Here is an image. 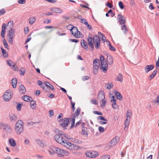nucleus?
<instances>
[{
    "label": "nucleus",
    "instance_id": "ea45409f",
    "mask_svg": "<svg viewBox=\"0 0 159 159\" xmlns=\"http://www.w3.org/2000/svg\"><path fill=\"white\" fill-rule=\"evenodd\" d=\"M45 91L47 92H50V90L48 87L45 84L44 86H42V88Z\"/></svg>",
    "mask_w": 159,
    "mask_h": 159
},
{
    "label": "nucleus",
    "instance_id": "13d9d810",
    "mask_svg": "<svg viewBox=\"0 0 159 159\" xmlns=\"http://www.w3.org/2000/svg\"><path fill=\"white\" fill-rule=\"evenodd\" d=\"M110 157L109 155H105L102 157L101 159H109Z\"/></svg>",
    "mask_w": 159,
    "mask_h": 159
},
{
    "label": "nucleus",
    "instance_id": "9d476101",
    "mask_svg": "<svg viewBox=\"0 0 159 159\" xmlns=\"http://www.w3.org/2000/svg\"><path fill=\"white\" fill-rule=\"evenodd\" d=\"M117 19L118 20V22L121 25H123L125 23V17L120 14H118Z\"/></svg>",
    "mask_w": 159,
    "mask_h": 159
},
{
    "label": "nucleus",
    "instance_id": "20e7f679",
    "mask_svg": "<svg viewBox=\"0 0 159 159\" xmlns=\"http://www.w3.org/2000/svg\"><path fill=\"white\" fill-rule=\"evenodd\" d=\"M100 60L101 62L100 69L104 72L106 73L108 69V65L106 62L104 61V58L103 55H100Z\"/></svg>",
    "mask_w": 159,
    "mask_h": 159
},
{
    "label": "nucleus",
    "instance_id": "a211bd4d",
    "mask_svg": "<svg viewBox=\"0 0 159 159\" xmlns=\"http://www.w3.org/2000/svg\"><path fill=\"white\" fill-rule=\"evenodd\" d=\"M51 10L55 13H61L62 12L60 8L57 7L52 8Z\"/></svg>",
    "mask_w": 159,
    "mask_h": 159
},
{
    "label": "nucleus",
    "instance_id": "680f3d73",
    "mask_svg": "<svg viewBox=\"0 0 159 159\" xmlns=\"http://www.w3.org/2000/svg\"><path fill=\"white\" fill-rule=\"evenodd\" d=\"M89 79V77L88 76H83L82 77V79L83 80L85 81L88 80Z\"/></svg>",
    "mask_w": 159,
    "mask_h": 159
},
{
    "label": "nucleus",
    "instance_id": "4be33fe9",
    "mask_svg": "<svg viewBox=\"0 0 159 159\" xmlns=\"http://www.w3.org/2000/svg\"><path fill=\"white\" fill-rule=\"evenodd\" d=\"M107 60L110 65H111L113 63V59L111 56L108 55L107 57Z\"/></svg>",
    "mask_w": 159,
    "mask_h": 159
},
{
    "label": "nucleus",
    "instance_id": "4c0bfd02",
    "mask_svg": "<svg viewBox=\"0 0 159 159\" xmlns=\"http://www.w3.org/2000/svg\"><path fill=\"white\" fill-rule=\"evenodd\" d=\"M80 112V107H78L76 111V112L74 114V117H77L78 116Z\"/></svg>",
    "mask_w": 159,
    "mask_h": 159
},
{
    "label": "nucleus",
    "instance_id": "69168bd1",
    "mask_svg": "<svg viewBox=\"0 0 159 159\" xmlns=\"http://www.w3.org/2000/svg\"><path fill=\"white\" fill-rule=\"evenodd\" d=\"M5 30H2L1 35L2 37L4 38L5 37Z\"/></svg>",
    "mask_w": 159,
    "mask_h": 159
},
{
    "label": "nucleus",
    "instance_id": "c85d7f7f",
    "mask_svg": "<svg viewBox=\"0 0 159 159\" xmlns=\"http://www.w3.org/2000/svg\"><path fill=\"white\" fill-rule=\"evenodd\" d=\"M22 98L24 101L26 102L30 101L32 99V98L27 95H24L22 97Z\"/></svg>",
    "mask_w": 159,
    "mask_h": 159
},
{
    "label": "nucleus",
    "instance_id": "bf43d9fd",
    "mask_svg": "<svg viewBox=\"0 0 159 159\" xmlns=\"http://www.w3.org/2000/svg\"><path fill=\"white\" fill-rule=\"evenodd\" d=\"M9 38L8 39V41L9 43L11 44H12L13 43V37H8Z\"/></svg>",
    "mask_w": 159,
    "mask_h": 159
},
{
    "label": "nucleus",
    "instance_id": "58836bf2",
    "mask_svg": "<svg viewBox=\"0 0 159 159\" xmlns=\"http://www.w3.org/2000/svg\"><path fill=\"white\" fill-rule=\"evenodd\" d=\"M36 20L34 17H30L29 19V22L30 25H32Z\"/></svg>",
    "mask_w": 159,
    "mask_h": 159
},
{
    "label": "nucleus",
    "instance_id": "09e8293b",
    "mask_svg": "<svg viewBox=\"0 0 159 159\" xmlns=\"http://www.w3.org/2000/svg\"><path fill=\"white\" fill-rule=\"evenodd\" d=\"M73 142L75 143L81 144L82 143V141L80 140H78L76 139H73Z\"/></svg>",
    "mask_w": 159,
    "mask_h": 159
},
{
    "label": "nucleus",
    "instance_id": "052dcab7",
    "mask_svg": "<svg viewBox=\"0 0 159 159\" xmlns=\"http://www.w3.org/2000/svg\"><path fill=\"white\" fill-rule=\"evenodd\" d=\"M98 34L100 36L102 37V40H104V39L106 38L104 36L103 34L101 33L100 32H98Z\"/></svg>",
    "mask_w": 159,
    "mask_h": 159
},
{
    "label": "nucleus",
    "instance_id": "7c9ffc66",
    "mask_svg": "<svg viewBox=\"0 0 159 159\" xmlns=\"http://www.w3.org/2000/svg\"><path fill=\"white\" fill-rule=\"evenodd\" d=\"M9 143L11 146L15 147L16 145V142L13 139H11L9 140Z\"/></svg>",
    "mask_w": 159,
    "mask_h": 159
},
{
    "label": "nucleus",
    "instance_id": "dca6fc26",
    "mask_svg": "<svg viewBox=\"0 0 159 159\" xmlns=\"http://www.w3.org/2000/svg\"><path fill=\"white\" fill-rule=\"evenodd\" d=\"M154 68V66L153 65H148L145 66L144 70L146 72L148 73L149 71L152 70Z\"/></svg>",
    "mask_w": 159,
    "mask_h": 159
},
{
    "label": "nucleus",
    "instance_id": "f257e3e1",
    "mask_svg": "<svg viewBox=\"0 0 159 159\" xmlns=\"http://www.w3.org/2000/svg\"><path fill=\"white\" fill-rule=\"evenodd\" d=\"M88 42L89 47L91 51L94 49L93 44L96 49L99 48L101 40L98 36H94L93 39L91 37H89L88 38Z\"/></svg>",
    "mask_w": 159,
    "mask_h": 159
},
{
    "label": "nucleus",
    "instance_id": "1a4fd4ad",
    "mask_svg": "<svg viewBox=\"0 0 159 159\" xmlns=\"http://www.w3.org/2000/svg\"><path fill=\"white\" fill-rule=\"evenodd\" d=\"M70 118H65L61 119L60 120V125L64 128L66 127L69 123Z\"/></svg>",
    "mask_w": 159,
    "mask_h": 159
},
{
    "label": "nucleus",
    "instance_id": "37998d69",
    "mask_svg": "<svg viewBox=\"0 0 159 159\" xmlns=\"http://www.w3.org/2000/svg\"><path fill=\"white\" fill-rule=\"evenodd\" d=\"M3 43L5 48L8 50H9V48L8 47V45L5 39H4L3 40Z\"/></svg>",
    "mask_w": 159,
    "mask_h": 159
},
{
    "label": "nucleus",
    "instance_id": "423d86ee",
    "mask_svg": "<svg viewBox=\"0 0 159 159\" xmlns=\"http://www.w3.org/2000/svg\"><path fill=\"white\" fill-rule=\"evenodd\" d=\"M12 95V91L11 90H8L4 92L3 98L5 101L8 102L11 99Z\"/></svg>",
    "mask_w": 159,
    "mask_h": 159
},
{
    "label": "nucleus",
    "instance_id": "aec40b11",
    "mask_svg": "<svg viewBox=\"0 0 159 159\" xmlns=\"http://www.w3.org/2000/svg\"><path fill=\"white\" fill-rule=\"evenodd\" d=\"M9 118L11 121H15L17 119V116L14 114H10L9 115Z\"/></svg>",
    "mask_w": 159,
    "mask_h": 159
},
{
    "label": "nucleus",
    "instance_id": "0e129e2a",
    "mask_svg": "<svg viewBox=\"0 0 159 159\" xmlns=\"http://www.w3.org/2000/svg\"><path fill=\"white\" fill-rule=\"evenodd\" d=\"M91 102L92 104L95 105H97L98 102L96 99H93L91 100Z\"/></svg>",
    "mask_w": 159,
    "mask_h": 159
},
{
    "label": "nucleus",
    "instance_id": "ddd939ff",
    "mask_svg": "<svg viewBox=\"0 0 159 159\" xmlns=\"http://www.w3.org/2000/svg\"><path fill=\"white\" fill-rule=\"evenodd\" d=\"M105 98L104 92L102 90L99 91L98 96V99L99 101H102Z\"/></svg>",
    "mask_w": 159,
    "mask_h": 159
},
{
    "label": "nucleus",
    "instance_id": "5fc2aeb1",
    "mask_svg": "<svg viewBox=\"0 0 159 159\" xmlns=\"http://www.w3.org/2000/svg\"><path fill=\"white\" fill-rule=\"evenodd\" d=\"M109 49L110 50L112 51H115L116 49L113 46H112L111 44L109 43Z\"/></svg>",
    "mask_w": 159,
    "mask_h": 159
},
{
    "label": "nucleus",
    "instance_id": "f3484780",
    "mask_svg": "<svg viewBox=\"0 0 159 159\" xmlns=\"http://www.w3.org/2000/svg\"><path fill=\"white\" fill-rule=\"evenodd\" d=\"M119 140V137L118 136H116L111 141V146L115 145L118 142Z\"/></svg>",
    "mask_w": 159,
    "mask_h": 159
},
{
    "label": "nucleus",
    "instance_id": "9b49d317",
    "mask_svg": "<svg viewBox=\"0 0 159 159\" xmlns=\"http://www.w3.org/2000/svg\"><path fill=\"white\" fill-rule=\"evenodd\" d=\"M111 100H110L111 102H112V106L113 109H118V106L116 103V99L115 98L114 96H112L111 98Z\"/></svg>",
    "mask_w": 159,
    "mask_h": 159
},
{
    "label": "nucleus",
    "instance_id": "864d4df0",
    "mask_svg": "<svg viewBox=\"0 0 159 159\" xmlns=\"http://www.w3.org/2000/svg\"><path fill=\"white\" fill-rule=\"evenodd\" d=\"M119 6L121 9H123L124 8V6L123 2L121 1L119 2Z\"/></svg>",
    "mask_w": 159,
    "mask_h": 159
},
{
    "label": "nucleus",
    "instance_id": "338daca9",
    "mask_svg": "<svg viewBox=\"0 0 159 159\" xmlns=\"http://www.w3.org/2000/svg\"><path fill=\"white\" fill-rule=\"evenodd\" d=\"M49 116H51L54 115L53 110H50L49 111Z\"/></svg>",
    "mask_w": 159,
    "mask_h": 159
},
{
    "label": "nucleus",
    "instance_id": "bb28decb",
    "mask_svg": "<svg viewBox=\"0 0 159 159\" xmlns=\"http://www.w3.org/2000/svg\"><path fill=\"white\" fill-rule=\"evenodd\" d=\"M71 34L74 35V34L76 33L77 32H78V30L77 28L75 26H73V27L71 28Z\"/></svg>",
    "mask_w": 159,
    "mask_h": 159
},
{
    "label": "nucleus",
    "instance_id": "3c124183",
    "mask_svg": "<svg viewBox=\"0 0 159 159\" xmlns=\"http://www.w3.org/2000/svg\"><path fill=\"white\" fill-rule=\"evenodd\" d=\"M100 101L102 102V103L101 104V107H103L106 104V100H105L104 99L103 100H102Z\"/></svg>",
    "mask_w": 159,
    "mask_h": 159
},
{
    "label": "nucleus",
    "instance_id": "f03ea898",
    "mask_svg": "<svg viewBox=\"0 0 159 159\" xmlns=\"http://www.w3.org/2000/svg\"><path fill=\"white\" fill-rule=\"evenodd\" d=\"M24 123L23 121L19 120L17 121L15 127V130L18 134H20L23 132L24 130Z\"/></svg>",
    "mask_w": 159,
    "mask_h": 159
},
{
    "label": "nucleus",
    "instance_id": "6ab92c4d",
    "mask_svg": "<svg viewBox=\"0 0 159 159\" xmlns=\"http://www.w3.org/2000/svg\"><path fill=\"white\" fill-rule=\"evenodd\" d=\"M19 91L21 93L23 94H25L26 92L25 87L22 84L19 86Z\"/></svg>",
    "mask_w": 159,
    "mask_h": 159
},
{
    "label": "nucleus",
    "instance_id": "e433bc0d",
    "mask_svg": "<svg viewBox=\"0 0 159 159\" xmlns=\"http://www.w3.org/2000/svg\"><path fill=\"white\" fill-rule=\"evenodd\" d=\"M121 29L125 33H126L127 32V28L125 25L124 24L123 25H121Z\"/></svg>",
    "mask_w": 159,
    "mask_h": 159
},
{
    "label": "nucleus",
    "instance_id": "79ce46f5",
    "mask_svg": "<svg viewBox=\"0 0 159 159\" xmlns=\"http://www.w3.org/2000/svg\"><path fill=\"white\" fill-rule=\"evenodd\" d=\"M113 85L112 83L107 84L106 85L107 89H111L113 87Z\"/></svg>",
    "mask_w": 159,
    "mask_h": 159
},
{
    "label": "nucleus",
    "instance_id": "a878e982",
    "mask_svg": "<svg viewBox=\"0 0 159 159\" xmlns=\"http://www.w3.org/2000/svg\"><path fill=\"white\" fill-rule=\"evenodd\" d=\"M115 93L116 96V98L117 99H119L120 100H122V96L119 92L117 91H115Z\"/></svg>",
    "mask_w": 159,
    "mask_h": 159
},
{
    "label": "nucleus",
    "instance_id": "774afa93",
    "mask_svg": "<svg viewBox=\"0 0 159 159\" xmlns=\"http://www.w3.org/2000/svg\"><path fill=\"white\" fill-rule=\"evenodd\" d=\"M98 130L100 132L102 133L104 131V129L102 127L99 126L98 127Z\"/></svg>",
    "mask_w": 159,
    "mask_h": 159
},
{
    "label": "nucleus",
    "instance_id": "6e6d98bb",
    "mask_svg": "<svg viewBox=\"0 0 159 159\" xmlns=\"http://www.w3.org/2000/svg\"><path fill=\"white\" fill-rule=\"evenodd\" d=\"M37 84L38 85L40 86L42 88V86H44L45 84V83H43L40 80H38L37 81Z\"/></svg>",
    "mask_w": 159,
    "mask_h": 159
},
{
    "label": "nucleus",
    "instance_id": "39448f33",
    "mask_svg": "<svg viewBox=\"0 0 159 159\" xmlns=\"http://www.w3.org/2000/svg\"><path fill=\"white\" fill-rule=\"evenodd\" d=\"M100 66V61L98 59H94L93 61V73L96 75L98 72Z\"/></svg>",
    "mask_w": 159,
    "mask_h": 159
},
{
    "label": "nucleus",
    "instance_id": "de8ad7c7",
    "mask_svg": "<svg viewBox=\"0 0 159 159\" xmlns=\"http://www.w3.org/2000/svg\"><path fill=\"white\" fill-rule=\"evenodd\" d=\"M59 148L56 147H53L52 148V151L55 153H57V154L58 153V150H59Z\"/></svg>",
    "mask_w": 159,
    "mask_h": 159
},
{
    "label": "nucleus",
    "instance_id": "0eeeda50",
    "mask_svg": "<svg viewBox=\"0 0 159 159\" xmlns=\"http://www.w3.org/2000/svg\"><path fill=\"white\" fill-rule=\"evenodd\" d=\"M65 146L70 150H77L80 148V147L79 146L72 143L68 141L67 142Z\"/></svg>",
    "mask_w": 159,
    "mask_h": 159
},
{
    "label": "nucleus",
    "instance_id": "6e6552de",
    "mask_svg": "<svg viewBox=\"0 0 159 159\" xmlns=\"http://www.w3.org/2000/svg\"><path fill=\"white\" fill-rule=\"evenodd\" d=\"M0 128L4 130L7 134H9L11 132V128L5 123H0Z\"/></svg>",
    "mask_w": 159,
    "mask_h": 159
},
{
    "label": "nucleus",
    "instance_id": "393cba45",
    "mask_svg": "<svg viewBox=\"0 0 159 159\" xmlns=\"http://www.w3.org/2000/svg\"><path fill=\"white\" fill-rule=\"evenodd\" d=\"M74 36L77 38H81L83 37L84 35L81 32L78 30V32H77L76 33H75L74 34Z\"/></svg>",
    "mask_w": 159,
    "mask_h": 159
},
{
    "label": "nucleus",
    "instance_id": "a18cd8bd",
    "mask_svg": "<svg viewBox=\"0 0 159 159\" xmlns=\"http://www.w3.org/2000/svg\"><path fill=\"white\" fill-rule=\"evenodd\" d=\"M75 117H74L72 118L71 120V126H70V129H71L73 126H74L75 123Z\"/></svg>",
    "mask_w": 159,
    "mask_h": 159
},
{
    "label": "nucleus",
    "instance_id": "473e14b6",
    "mask_svg": "<svg viewBox=\"0 0 159 159\" xmlns=\"http://www.w3.org/2000/svg\"><path fill=\"white\" fill-rule=\"evenodd\" d=\"M1 49L2 50L3 56L5 57H7L8 56V55L7 51L2 47H1Z\"/></svg>",
    "mask_w": 159,
    "mask_h": 159
},
{
    "label": "nucleus",
    "instance_id": "72a5a7b5",
    "mask_svg": "<svg viewBox=\"0 0 159 159\" xmlns=\"http://www.w3.org/2000/svg\"><path fill=\"white\" fill-rule=\"evenodd\" d=\"M132 116V111L129 110L127 111L126 114V119L130 120Z\"/></svg>",
    "mask_w": 159,
    "mask_h": 159
},
{
    "label": "nucleus",
    "instance_id": "a19ab883",
    "mask_svg": "<svg viewBox=\"0 0 159 159\" xmlns=\"http://www.w3.org/2000/svg\"><path fill=\"white\" fill-rule=\"evenodd\" d=\"M7 65L15 67V64L10 60H7Z\"/></svg>",
    "mask_w": 159,
    "mask_h": 159
},
{
    "label": "nucleus",
    "instance_id": "2eb2a0df",
    "mask_svg": "<svg viewBox=\"0 0 159 159\" xmlns=\"http://www.w3.org/2000/svg\"><path fill=\"white\" fill-rule=\"evenodd\" d=\"M81 45L82 47L85 50L87 51L88 50V44L83 39L81 41Z\"/></svg>",
    "mask_w": 159,
    "mask_h": 159
},
{
    "label": "nucleus",
    "instance_id": "5701e85b",
    "mask_svg": "<svg viewBox=\"0 0 159 159\" xmlns=\"http://www.w3.org/2000/svg\"><path fill=\"white\" fill-rule=\"evenodd\" d=\"M82 131L81 132V134L88 136V129L87 127H83L82 128Z\"/></svg>",
    "mask_w": 159,
    "mask_h": 159
},
{
    "label": "nucleus",
    "instance_id": "8fccbe9b",
    "mask_svg": "<svg viewBox=\"0 0 159 159\" xmlns=\"http://www.w3.org/2000/svg\"><path fill=\"white\" fill-rule=\"evenodd\" d=\"M130 120L129 119H126L125 123V126L128 127L130 123Z\"/></svg>",
    "mask_w": 159,
    "mask_h": 159
},
{
    "label": "nucleus",
    "instance_id": "4468645a",
    "mask_svg": "<svg viewBox=\"0 0 159 159\" xmlns=\"http://www.w3.org/2000/svg\"><path fill=\"white\" fill-rule=\"evenodd\" d=\"M58 150V152L57 154L61 156H63L64 155L67 156L69 154V152L67 151L61 149L59 148Z\"/></svg>",
    "mask_w": 159,
    "mask_h": 159
},
{
    "label": "nucleus",
    "instance_id": "4d7b16f0",
    "mask_svg": "<svg viewBox=\"0 0 159 159\" xmlns=\"http://www.w3.org/2000/svg\"><path fill=\"white\" fill-rule=\"evenodd\" d=\"M30 104L31 105V107L34 109V107H33L32 106H34L36 104L35 102V101L34 100H30Z\"/></svg>",
    "mask_w": 159,
    "mask_h": 159
},
{
    "label": "nucleus",
    "instance_id": "c756f323",
    "mask_svg": "<svg viewBox=\"0 0 159 159\" xmlns=\"http://www.w3.org/2000/svg\"><path fill=\"white\" fill-rule=\"evenodd\" d=\"M7 27L9 28V29H14L13 27V20H10L7 23Z\"/></svg>",
    "mask_w": 159,
    "mask_h": 159
},
{
    "label": "nucleus",
    "instance_id": "cd10ccee",
    "mask_svg": "<svg viewBox=\"0 0 159 159\" xmlns=\"http://www.w3.org/2000/svg\"><path fill=\"white\" fill-rule=\"evenodd\" d=\"M35 141L39 146L43 147H44V144L43 141L42 140L36 139Z\"/></svg>",
    "mask_w": 159,
    "mask_h": 159
},
{
    "label": "nucleus",
    "instance_id": "f8f14e48",
    "mask_svg": "<svg viewBox=\"0 0 159 159\" xmlns=\"http://www.w3.org/2000/svg\"><path fill=\"white\" fill-rule=\"evenodd\" d=\"M86 155L87 157H89L95 158L98 156V154L97 152L93 151L91 152H86Z\"/></svg>",
    "mask_w": 159,
    "mask_h": 159
},
{
    "label": "nucleus",
    "instance_id": "49530a36",
    "mask_svg": "<svg viewBox=\"0 0 159 159\" xmlns=\"http://www.w3.org/2000/svg\"><path fill=\"white\" fill-rule=\"evenodd\" d=\"M153 102L157 104L158 105H159V95H158L156 99L153 101Z\"/></svg>",
    "mask_w": 159,
    "mask_h": 159
},
{
    "label": "nucleus",
    "instance_id": "e2e57ef3",
    "mask_svg": "<svg viewBox=\"0 0 159 159\" xmlns=\"http://www.w3.org/2000/svg\"><path fill=\"white\" fill-rule=\"evenodd\" d=\"M22 105L21 104L19 103L17 105L16 107L17 110L18 111H20L21 109Z\"/></svg>",
    "mask_w": 159,
    "mask_h": 159
},
{
    "label": "nucleus",
    "instance_id": "7ed1b4c3",
    "mask_svg": "<svg viewBox=\"0 0 159 159\" xmlns=\"http://www.w3.org/2000/svg\"><path fill=\"white\" fill-rule=\"evenodd\" d=\"M55 140L58 143L65 146L68 140L64 139L62 137V134L60 133L56 134L54 137Z\"/></svg>",
    "mask_w": 159,
    "mask_h": 159
},
{
    "label": "nucleus",
    "instance_id": "603ef678",
    "mask_svg": "<svg viewBox=\"0 0 159 159\" xmlns=\"http://www.w3.org/2000/svg\"><path fill=\"white\" fill-rule=\"evenodd\" d=\"M98 120H102L104 121H107V120L102 116H99L97 117Z\"/></svg>",
    "mask_w": 159,
    "mask_h": 159
},
{
    "label": "nucleus",
    "instance_id": "412c9836",
    "mask_svg": "<svg viewBox=\"0 0 159 159\" xmlns=\"http://www.w3.org/2000/svg\"><path fill=\"white\" fill-rule=\"evenodd\" d=\"M15 32V30L14 29H10L8 31V34L7 35L8 37H13Z\"/></svg>",
    "mask_w": 159,
    "mask_h": 159
},
{
    "label": "nucleus",
    "instance_id": "c9c22d12",
    "mask_svg": "<svg viewBox=\"0 0 159 159\" xmlns=\"http://www.w3.org/2000/svg\"><path fill=\"white\" fill-rule=\"evenodd\" d=\"M80 16H78V18L80 20V22L83 24L86 25L88 23L86 19L84 18H80Z\"/></svg>",
    "mask_w": 159,
    "mask_h": 159
},
{
    "label": "nucleus",
    "instance_id": "c03bdc74",
    "mask_svg": "<svg viewBox=\"0 0 159 159\" xmlns=\"http://www.w3.org/2000/svg\"><path fill=\"white\" fill-rule=\"evenodd\" d=\"M20 71L21 72V73H20V75H23L25 74V69L24 68L22 67L20 69Z\"/></svg>",
    "mask_w": 159,
    "mask_h": 159
},
{
    "label": "nucleus",
    "instance_id": "2f4dec72",
    "mask_svg": "<svg viewBox=\"0 0 159 159\" xmlns=\"http://www.w3.org/2000/svg\"><path fill=\"white\" fill-rule=\"evenodd\" d=\"M12 85L13 87L15 88L16 87L17 80L16 78H14L12 80Z\"/></svg>",
    "mask_w": 159,
    "mask_h": 159
},
{
    "label": "nucleus",
    "instance_id": "f704fd0d",
    "mask_svg": "<svg viewBox=\"0 0 159 159\" xmlns=\"http://www.w3.org/2000/svg\"><path fill=\"white\" fill-rule=\"evenodd\" d=\"M116 80L120 82H121L123 80V75L121 73H119L117 78H116Z\"/></svg>",
    "mask_w": 159,
    "mask_h": 159
},
{
    "label": "nucleus",
    "instance_id": "b1692460",
    "mask_svg": "<svg viewBox=\"0 0 159 159\" xmlns=\"http://www.w3.org/2000/svg\"><path fill=\"white\" fill-rule=\"evenodd\" d=\"M157 72V70H155L152 73L151 75H150L148 79L149 80H151L153 79L154 76L156 75Z\"/></svg>",
    "mask_w": 159,
    "mask_h": 159
}]
</instances>
